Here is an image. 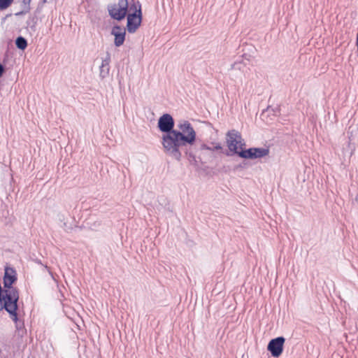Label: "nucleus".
<instances>
[{
    "label": "nucleus",
    "instance_id": "1",
    "mask_svg": "<svg viewBox=\"0 0 358 358\" xmlns=\"http://www.w3.org/2000/svg\"><path fill=\"white\" fill-rule=\"evenodd\" d=\"M176 129L162 136V144L164 152L180 161L182 152H184L189 161H196V155L192 147L196 141V131L187 120H181Z\"/></svg>",
    "mask_w": 358,
    "mask_h": 358
},
{
    "label": "nucleus",
    "instance_id": "2",
    "mask_svg": "<svg viewBox=\"0 0 358 358\" xmlns=\"http://www.w3.org/2000/svg\"><path fill=\"white\" fill-rule=\"evenodd\" d=\"M4 270L3 283L6 292L5 296L7 300L6 306H9V304L11 306V311H13L15 315L13 320L16 322L17 320V310L18 309L19 292L16 287L13 286V284L17 280V273L13 268L10 266H6Z\"/></svg>",
    "mask_w": 358,
    "mask_h": 358
},
{
    "label": "nucleus",
    "instance_id": "3",
    "mask_svg": "<svg viewBox=\"0 0 358 358\" xmlns=\"http://www.w3.org/2000/svg\"><path fill=\"white\" fill-rule=\"evenodd\" d=\"M129 11L127 17V29L129 33L133 34L136 32L140 27L142 22L141 4L138 1H134L130 5Z\"/></svg>",
    "mask_w": 358,
    "mask_h": 358
},
{
    "label": "nucleus",
    "instance_id": "4",
    "mask_svg": "<svg viewBox=\"0 0 358 358\" xmlns=\"http://www.w3.org/2000/svg\"><path fill=\"white\" fill-rule=\"evenodd\" d=\"M129 10L128 0H118L117 3H114L108 6V14L111 18L117 21H121L127 15Z\"/></svg>",
    "mask_w": 358,
    "mask_h": 358
},
{
    "label": "nucleus",
    "instance_id": "5",
    "mask_svg": "<svg viewBox=\"0 0 358 358\" xmlns=\"http://www.w3.org/2000/svg\"><path fill=\"white\" fill-rule=\"evenodd\" d=\"M175 121L173 117L168 113L162 115L158 120L157 127L159 129L164 133L163 134H169L174 131Z\"/></svg>",
    "mask_w": 358,
    "mask_h": 358
},
{
    "label": "nucleus",
    "instance_id": "6",
    "mask_svg": "<svg viewBox=\"0 0 358 358\" xmlns=\"http://www.w3.org/2000/svg\"><path fill=\"white\" fill-rule=\"evenodd\" d=\"M241 142V134L235 129L229 130L227 133L226 143L230 152L234 154L238 152V144Z\"/></svg>",
    "mask_w": 358,
    "mask_h": 358
},
{
    "label": "nucleus",
    "instance_id": "7",
    "mask_svg": "<svg viewBox=\"0 0 358 358\" xmlns=\"http://www.w3.org/2000/svg\"><path fill=\"white\" fill-rule=\"evenodd\" d=\"M285 342V338L283 336L273 338L267 345V350L270 352L273 357H278L283 352Z\"/></svg>",
    "mask_w": 358,
    "mask_h": 358
},
{
    "label": "nucleus",
    "instance_id": "8",
    "mask_svg": "<svg viewBox=\"0 0 358 358\" xmlns=\"http://www.w3.org/2000/svg\"><path fill=\"white\" fill-rule=\"evenodd\" d=\"M111 34L115 36L114 44L116 47L123 45L126 36L125 28L115 25L112 28Z\"/></svg>",
    "mask_w": 358,
    "mask_h": 358
},
{
    "label": "nucleus",
    "instance_id": "9",
    "mask_svg": "<svg viewBox=\"0 0 358 358\" xmlns=\"http://www.w3.org/2000/svg\"><path fill=\"white\" fill-rule=\"evenodd\" d=\"M110 54L106 53L104 58L102 59L101 64L99 66V78L103 80L109 76L110 73Z\"/></svg>",
    "mask_w": 358,
    "mask_h": 358
},
{
    "label": "nucleus",
    "instance_id": "10",
    "mask_svg": "<svg viewBox=\"0 0 358 358\" xmlns=\"http://www.w3.org/2000/svg\"><path fill=\"white\" fill-rule=\"evenodd\" d=\"M200 150H207L210 151L220 150L221 152H222V146L220 143H211L210 145L203 143L200 145Z\"/></svg>",
    "mask_w": 358,
    "mask_h": 358
},
{
    "label": "nucleus",
    "instance_id": "11",
    "mask_svg": "<svg viewBox=\"0 0 358 358\" xmlns=\"http://www.w3.org/2000/svg\"><path fill=\"white\" fill-rule=\"evenodd\" d=\"M254 159L262 158L268 155V148H252Z\"/></svg>",
    "mask_w": 358,
    "mask_h": 358
},
{
    "label": "nucleus",
    "instance_id": "12",
    "mask_svg": "<svg viewBox=\"0 0 358 358\" xmlns=\"http://www.w3.org/2000/svg\"><path fill=\"white\" fill-rule=\"evenodd\" d=\"M236 155L243 159H254L252 148L247 150H238Z\"/></svg>",
    "mask_w": 358,
    "mask_h": 358
},
{
    "label": "nucleus",
    "instance_id": "13",
    "mask_svg": "<svg viewBox=\"0 0 358 358\" xmlns=\"http://www.w3.org/2000/svg\"><path fill=\"white\" fill-rule=\"evenodd\" d=\"M16 47L22 50H24L27 47V41L22 36H18L15 40Z\"/></svg>",
    "mask_w": 358,
    "mask_h": 358
},
{
    "label": "nucleus",
    "instance_id": "14",
    "mask_svg": "<svg viewBox=\"0 0 358 358\" xmlns=\"http://www.w3.org/2000/svg\"><path fill=\"white\" fill-rule=\"evenodd\" d=\"M245 66V64H244L242 62H235L231 65V68L229 70H238V71H243V68Z\"/></svg>",
    "mask_w": 358,
    "mask_h": 358
},
{
    "label": "nucleus",
    "instance_id": "15",
    "mask_svg": "<svg viewBox=\"0 0 358 358\" xmlns=\"http://www.w3.org/2000/svg\"><path fill=\"white\" fill-rule=\"evenodd\" d=\"M13 0H0V10H4L9 7Z\"/></svg>",
    "mask_w": 358,
    "mask_h": 358
},
{
    "label": "nucleus",
    "instance_id": "16",
    "mask_svg": "<svg viewBox=\"0 0 358 358\" xmlns=\"http://www.w3.org/2000/svg\"><path fill=\"white\" fill-rule=\"evenodd\" d=\"M61 227L64 229L66 231H69L71 229V227L67 225V222H62Z\"/></svg>",
    "mask_w": 358,
    "mask_h": 358
},
{
    "label": "nucleus",
    "instance_id": "17",
    "mask_svg": "<svg viewBox=\"0 0 358 358\" xmlns=\"http://www.w3.org/2000/svg\"><path fill=\"white\" fill-rule=\"evenodd\" d=\"M245 145L244 140L241 138V142L238 144V149L240 148V150H244L243 147Z\"/></svg>",
    "mask_w": 358,
    "mask_h": 358
},
{
    "label": "nucleus",
    "instance_id": "18",
    "mask_svg": "<svg viewBox=\"0 0 358 358\" xmlns=\"http://www.w3.org/2000/svg\"><path fill=\"white\" fill-rule=\"evenodd\" d=\"M58 217L61 223L66 221L65 216L62 214H59Z\"/></svg>",
    "mask_w": 358,
    "mask_h": 358
},
{
    "label": "nucleus",
    "instance_id": "19",
    "mask_svg": "<svg viewBox=\"0 0 358 358\" xmlns=\"http://www.w3.org/2000/svg\"><path fill=\"white\" fill-rule=\"evenodd\" d=\"M5 71L4 66L0 63V78L2 76Z\"/></svg>",
    "mask_w": 358,
    "mask_h": 358
},
{
    "label": "nucleus",
    "instance_id": "20",
    "mask_svg": "<svg viewBox=\"0 0 358 358\" xmlns=\"http://www.w3.org/2000/svg\"><path fill=\"white\" fill-rule=\"evenodd\" d=\"M225 154H226V155H227V156H230V155H231L229 154V152H227V151L226 152V153H225Z\"/></svg>",
    "mask_w": 358,
    "mask_h": 358
},
{
    "label": "nucleus",
    "instance_id": "21",
    "mask_svg": "<svg viewBox=\"0 0 358 358\" xmlns=\"http://www.w3.org/2000/svg\"><path fill=\"white\" fill-rule=\"evenodd\" d=\"M356 200L358 201V197H356Z\"/></svg>",
    "mask_w": 358,
    "mask_h": 358
},
{
    "label": "nucleus",
    "instance_id": "22",
    "mask_svg": "<svg viewBox=\"0 0 358 358\" xmlns=\"http://www.w3.org/2000/svg\"><path fill=\"white\" fill-rule=\"evenodd\" d=\"M46 0H43L44 2H45Z\"/></svg>",
    "mask_w": 358,
    "mask_h": 358
}]
</instances>
